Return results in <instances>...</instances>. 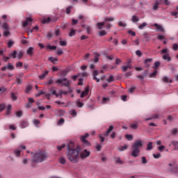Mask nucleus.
I'll list each match as a JSON object with an SVG mask.
<instances>
[{
	"mask_svg": "<svg viewBox=\"0 0 178 178\" xmlns=\"http://www.w3.org/2000/svg\"><path fill=\"white\" fill-rule=\"evenodd\" d=\"M42 24H48L49 23H51V17H49L47 18H44L42 20Z\"/></svg>",
	"mask_w": 178,
	"mask_h": 178,
	"instance_id": "f3484780",
	"label": "nucleus"
},
{
	"mask_svg": "<svg viewBox=\"0 0 178 178\" xmlns=\"http://www.w3.org/2000/svg\"><path fill=\"white\" fill-rule=\"evenodd\" d=\"M94 55H95V58H94V60H93V62L95 63H98L99 62V56H101V54H99V53H97V52H95L94 53Z\"/></svg>",
	"mask_w": 178,
	"mask_h": 178,
	"instance_id": "dca6fc26",
	"label": "nucleus"
},
{
	"mask_svg": "<svg viewBox=\"0 0 178 178\" xmlns=\"http://www.w3.org/2000/svg\"><path fill=\"white\" fill-rule=\"evenodd\" d=\"M127 33L129 34V35H132V37H136V32L131 30L128 31Z\"/></svg>",
	"mask_w": 178,
	"mask_h": 178,
	"instance_id": "c03bdc74",
	"label": "nucleus"
},
{
	"mask_svg": "<svg viewBox=\"0 0 178 178\" xmlns=\"http://www.w3.org/2000/svg\"><path fill=\"white\" fill-rule=\"evenodd\" d=\"M104 35H106V32L104 30L99 31V36L104 37Z\"/></svg>",
	"mask_w": 178,
	"mask_h": 178,
	"instance_id": "a19ab883",
	"label": "nucleus"
},
{
	"mask_svg": "<svg viewBox=\"0 0 178 178\" xmlns=\"http://www.w3.org/2000/svg\"><path fill=\"white\" fill-rule=\"evenodd\" d=\"M99 138H100V142L104 143L105 141V138L102 136V134H99Z\"/></svg>",
	"mask_w": 178,
	"mask_h": 178,
	"instance_id": "052dcab7",
	"label": "nucleus"
},
{
	"mask_svg": "<svg viewBox=\"0 0 178 178\" xmlns=\"http://www.w3.org/2000/svg\"><path fill=\"white\" fill-rule=\"evenodd\" d=\"M14 152L15 154L17 155V156H20L22 151H20L19 149H16Z\"/></svg>",
	"mask_w": 178,
	"mask_h": 178,
	"instance_id": "49530a36",
	"label": "nucleus"
},
{
	"mask_svg": "<svg viewBox=\"0 0 178 178\" xmlns=\"http://www.w3.org/2000/svg\"><path fill=\"white\" fill-rule=\"evenodd\" d=\"M112 81H115V77L113 75H110L109 78L107 79V82L112 83Z\"/></svg>",
	"mask_w": 178,
	"mask_h": 178,
	"instance_id": "58836bf2",
	"label": "nucleus"
},
{
	"mask_svg": "<svg viewBox=\"0 0 178 178\" xmlns=\"http://www.w3.org/2000/svg\"><path fill=\"white\" fill-rule=\"evenodd\" d=\"M163 60H167V62H170L172 58L170 57L169 54H165L162 56Z\"/></svg>",
	"mask_w": 178,
	"mask_h": 178,
	"instance_id": "6ab92c4d",
	"label": "nucleus"
},
{
	"mask_svg": "<svg viewBox=\"0 0 178 178\" xmlns=\"http://www.w3.org/2000/svg\"><path fill=\"white\" fill-rule=\"evenodd\" d=\"M171 144L175 147V151H178V141L177 140H172Z\"/></svg>",
	"mask_w": 178,
	"mask_h": 178,
	"instance_id": "4be33fe9",
	"label": "nucleus"
},
{
	"mask_svg": "<svg viewBox=\"0 0 178 178\" xmlns=\"http://www.w3.org/2000/svg\"><path fill=\"white\" fill-rule=\"evenodd\" d=\"M33 22V18L28 17L26 21L22 24L23 27H27L29 26V23H31Z\"/></svg>",
	"mask_w": 178,
	"mask_h": 178,
	"instance_id": "2eb2a0df",
	"label": "nucleus"
},
{
	"mask_svg": "<svg viewBox=\"0 0 178 178\" xmlns=\"http://www.w3.org/2000/svg\"><path fill=\"white\" fill-rule=\"evenodd\" d=\"M79 152H80V147H77L76 150H70L67 152V158L70 162L72 163H77L79 162Z\"/></svg>",
	"mask_w": 178,
	"mask_h": 178,
	"instance_id": "f03ea898",
	"label": "nucleus"
},
{
	"mask_svg": "<svg viewBox=\"0 0 178 178\" xmlns=\"http://www.w3.org/2000/svg\"><path fill=\"white\" fill-rule=\"evenodd\" d=\"M58 92H59V95H60V98H62V95H66L67 94V92L63 91L62 90H60L58 91Z\"/></svg>",
	"mask_w": 178,
	"mask_h": 178,
	"instance_id": "ea45409f",
	"label": "nucleus"
},
{
	"mask_svg": "<svg viewBox=\"0 0 178 178\" xmlns=\"http://www.w3.org/2000/svg\"><path fill=\"white\" fill-rule=\"evenodd\" d=\"M27 126H29V122H27V121H22L21 122L20 127L22 129H24V128L27 127Z\"/></svg>",
	"mask_w": 178,
	"mask_h": 178,
	"instance_id": "aec40b11",
	"label": "nucleus"
},
{
	"mask_svg": "<svg viewBox=\"0 0 178 178\" xmlns=\"http://www.w3.org/2000/svg\"><path fill=\"white\" fill-rule=\"evenodd\" d=\"M76 105L78 108H83V106H84V103L80 102V99H79L76 102Z\"/></svg>",
	"mask_w": 178,
	"mask_h": 178,
	"instance_id": "a878e982",
	"label": "nucleus"
},
{
	"mask_svg": "<svg viewBox=\"0 0 178 178\" xmlns=\"http://www.w3.org/2000/svg\"><path fill=\"white\" fill-rule=\"evenodd\" d=\"M168 170L174 173V175H178V164H176V162L172 161L168 163Z\"/></svg>",
	"mask_w": 178,
	"mask_h": 178,
	"instance_id": "39448f33",
	"label": "nucleus"
},
{
	"mask_svg": "<svg viewBox=\"0 0 178 178\" xmlns=\"http://www.w3.org/2000/svg\"><path fill=\"white\" fill-rule=\"evenodd\" d=\"M32 89H33V86L30 85L27 86L25 90L26 94H29V92H30V91H31Z\"/></svg>",
	"mask_w": 178,
	"mask_h": 178,
	"instance_id": "2f4dec72",
	"label": "nucleus"
},
{
	"mask_svg": "<svg viewBox=\"0 0 178 178\" xmlns=\"http://www.w3.org/2000/svg\"><path fill=\"white\" fill-rule=\"evenodd\" d=\"M141 162L143 165H147V163H148V161H147V158L145 156L141 157Z\"/></svg>",
	"mask_w": 178,
	"mask_h": 178,
	"instance_id": "f704fd0d",
	"label": "nucleus"
},
{
	"mask_svg": "<svg viewBox=\"0 0 178 178\" xmlns=\"http://www.w3.org/2000/svg\"><path fill=\"white\" fill-rule=\"evenodd\" d=\"M74 34H76V31H74V29H71L70 32V37H73V35H74Z\"/></svg>",
	"mask_w": 178,
	"mask_h": 178,
	"instance_id": "13d9d810",
	"label": "nucleus"
},
{
	"mask_svg": "<svg viewBox=\"0 0 178 178\" xmlns=\"http://www.w3.org/2000/svg\"><path fill=\"white\" fill-rule=\"evenodd\" d=\"M151 149H152V142H149L147 144V151H151Z\"/></svg>",
	"mask_w": 178,
	"mask_h": 178,
	"instance_id": "79ce46f5",
	"label": "nucleus"
},
{
	"mask_svg": "<svg viewBox=\"0 0 178 178\" xmlns=\"http://www.w3.org/2000/svg\"><path fill=\"white\" fill-rule=\"evenodd\" d=\"M115 20V18H113V17H106L104 18V22H113Z\"/></svg>",
	"mask_w": 178,
	"mask_h": 178,
	"instance_id": "4c0bfd02",
	"label": "nucleus"
},
{
	"mask_svg": "<svg viewBox=\"0 0 178 178\" xmlns=\"http://www.w3.org/2000/svg\"><path fill=\"white\" fill-rule=\"evenodd\" d=\"M46 158H48V156L44 152L31 153L32 163H41V162H44Z\"/></svg>",
	"mask_w": 178,
	"mask_h": 178,
	"instance_id": "f257e3e1",
	"label": "nucleus"
},
{
	"mask_svg": "<svg viewBox=\"0 0 178 178\" xmlns=\"http://www.w3.org/2000/svg\"><path fill=\"white\" fill-rule=\"evenodd\" d=\"M48 71L44 72L43 74L39 76V79L44 80V79H45V76H47V74H48Z\"/></svg>",
	"mask_w": 178,
	"mask_h": 178,
	"instance_id": "cd10ccee",
	"label": "nucleus"
},
{
	"mask_svg": "<svg viewBox=\"0 0 178 178\" xmlns=\"http://www.w3.org/2000/svg\"><path fill=\"white\" fill-rule=\"evenodd\" d=\"M153 156L155 158V159H159V158H161V154L157 153L156 154H153Z\"/></svg>",
	"mask_w": 178,
	"mask_h": 178,
	"instance_id": "338daca9",
	"label": "nucleus"
},
{
	"mask_svg": "<svg viewBox=\"0 0 178 178\" xmlns=\"http://www.w3.org/2000/svg\"><path fill=\"white\" fill-rule=\"evenodd\" d=\"M23 55H24V53L23 52V51H19L18 53L17 51V59H22L23 58Z\"/></svg>",
	"mask_w": 178,
	"mask_h": 178,
	"instance_id": "b1692460",
	"label": "nucleus"
},
{
	"mask_svg": "<svg viewBox=\"0 0 178 178\" xmlns=\"http://www.w3.org/2000/svg\"><path fill=\"white\" fill-rule=\"evenodd\" d=\"M21 42L23 44V45H27V44H29V41L26 40V38L22 39Z\"/></svg>",
	"mask_w": 178,
	"mask_h": 178,
	"instance_id": "de8ad7c7",
	"label": "nucleus"
},
{
	"mask_svg": "<svg viewBox=\"0 0 178 178\" xmlns=\"http://www.w3.org/2000/svg\"><path fill=\"white\" fill-rule=\"evenodd\" d=\"M55 35H56V37H58V35H60V30L56 29H55Z\"/></svg>",
	"mask_w": 178,
	"mask_h": 178,
	"instance_id": "bf43d9fd",
	"label": "nucleus"
},
{
	"mask_svg": "<svg viewBox=\"0 0 178 178\" xmlns=\"http://www.w3.org/2000/svg\"><path fill=\"white\" fill-rule=\"evenodd\" d=\"M46 49H49L50 51H55V49H56V46L48 45L46 47Z\"/></svg>",
	"mask_w": 178,
	"mask_h": 178,
	"instance_id": "72a5a7b5",
	"label": "nucleus"
},
{
	"mask_svg": "<svg viewBox=\"0 0 178 178\" xmlns=\"http://www.w3.org/2000/svg\"><path fill=\"white\" fill-rule=\"evenodd\" d=\"M77 149V147L74 145V143L73 142H70L67 144V152L70 151H75Z\"/></svg>",
	"mask_w": 178,
	"mask_h": 178,
	"instance_id": "1a4fd4ad",
	"label": "nucleus"
},
{
	"mask_svg": "<svg viewBox=\"0 0 178 178\" xmlns=\"http://www.w3.org/2000/svg\"><path fill=\"white\" fill-rule=\"evenodd\" d=\"M99 74V72H98V70H95L92 72L93 80H95L97 83H99V81H101V79L97 77V76H98Z\"/></svg>",
	"mask_w": 178,
	"mask_h": 178,
	"instance_id": "9d476101",
	"label": "nucleus"
},
{
	"mask_svg": "<svg viewBox=\"0 0 178 178\" xmlns=\"http://www.w3.org/2000/svg\"><path fill=\"white\" fill-rule=\"evenodd\" d=\"M11 99L13 101H17V95L14 92H11Z\"/></svg>",
	"mask_w": 178,
	"mask_h": 178,
	"instance_id": "c9c22d12",
	"label": "nucleus"
},
{
	"mask_svg": "<svg viewBox=\"0 0 178 178\" xmlns=\"http://www.w3.org/2000/svg\"><path fill=\"white\" fill-rule=\"evenodd\" d=\"M154 26L156 27L157 31H161V33H165V29L162 26L158 24H154Z\"/></svg>",
	"mask_w": 178,
	"mask_h": 178,
	"instance_id": "ddd939ff",
	"label": "nucleus"
},
{
	"mask_svg": "<svg viewBox=\"0 0 178 178\" xmlns=\"http://www.w3.org/2000/svg\"><path fill=\"white\" fill-rule=\"evenodd\" d=\"M56 84H58V86H60L63 87V86H65V87H67L68 88V92H72L73 90L70 88V81L68 80L67 78H63L61 79H57L56 81Z\"/></svg>",
	"mask_w": 178,
	"mask_h": 178,
	"instance_id": "20e7f679",
	"label": "nucleus"
},
{
	"mask_svg": "<svg viewBox=\"0 0 178 178\" xmlns=\"http://www.w3.org/2000/svg\"><path fill=\"white\" fill-rule=\"evenodd\" d=\"M3 29L4 30H9V25H8V24H6V23H4L3 24Z\"/></svg>",
	"mask_w": 178,
	"mask_h": 178,
	"instance_id": "e2e57ef3",
	"label": "nucleus"
},
{
	"mask_svg": "<svg viewBox=\"0 0 178 178\" xmlns=\"http://www.w3.org/2000/svg\"><path fill=\"white\" fill-rule=\"evenodd\" d=\"M26 55L29 56H33L34 55V47H31L26 50Z\"/></svg>",
	"mask_w": 178,
	"mask_h": 178,
	"instance_id": "9b49d317",
	"label": "nucleus"
},
{
	"mask_svg": "<svg viewBox=\"0 0 178 178\" xmlns=\"http://www.w3.org/2000/svg\"><path fill=\"white\" fill-rule=\"evenodd\" d=\"M51 17V23H55L56 22L58 21V17Z\"/></svg>",
	"mask_w": 178,
	"mask_h": 178,
	"instance_id": "864d4df0",
	"label": "nucleus"
},
{
	"mask_svg": "<svg viewBox=\"0 0 178 178\" xmlns=\"http://www.w3.org/2000/svg\"><path fill=\"white\" fill-rule=\"evenodd\" d=\"M161 66V63L159 61H156L154 63V67H153V69H155V67H159Z\"/></svg>",
	"mask_w": 178,
	"mask_h": 178,
	"instance_id": "6e6d98bb",
	"label": "nucleus"
},
{
	"mask_svg": "<svg viewBox=\"0 0 178 178\" xmlns=\"http://www.w3.org/2000/svg\"><path fill=\"white\" fill-rule=\"evenodd\" d=\"M91 152L87 149H84L81 154H80V157L81 159H86V158H88L90 156V154Z\"/></svg>",
	"mask_w": 178,
	"mask_h": 178,
	"instance_id": "0eeeda50",
	"label": "nucleus"
},
{
	"mask_svg": "<svg viewBox=\"0 0 178 178\" xmlns=\"http://www.w3.org/2000/svg\"><path fill=\"white\" fill-rule=\"evenodd\" d=\"M115 159L116 163H120V165H123L124 162L123 161H122V159H120V157H117Z\"/></svg>",
	"mask_w": 178,
	"mask_h": 178,
	"instance_id": "e433bc0d",
	"label": "nucleus"
},
{
	"mask_svg": "<svg viewBox=\"0 0 178 178\" xmlns=\"http://www.w3.org/2000/svg\"><path fill=\"white\" fill-rule=\"evenodd\" d=\"M5 108H6V106H5L4 104H0V112H2V111H4Z\"/></svg>",
	"mask_w": 178,
	"mask_h": 178,
	"instance_id": "680f3d73",
	"label": "nucleus"
},
{
	"mask_svg": "<svg viewBox=\"0 0 178 178\" xmlns=\"http://www.w3.org/2000/svg\"><path fill=\"white\" fill-rule=\"evenodd\" d=\"M90 137V134H86L85 135L82 136L81 137V141L83 143V145L86 147H90V143L88 140H86V138H88Z\"/></svg>",
	"mask_w": 178,
	"mask_h": 178,
	"instance_id": "423d86ee",
	"label": "nucleus"
},
{
	"mask_svg": "<svg viewBox=\"0 0 178 178\" xmlns=\"http://www.w3.org/2000/svg\"><path fill=\"white\" fill-rule=\"evenodd\" d=\"M130 127L131 129H134V130H136V129L138 127V125H137V124H131Z\"/></svg>",
	"mask_w": 178,
	"mask_h": 178,
	"instance_id": "603ef678",
	"label": "nucleus"
},
{
	"mask_svg": "<svg viewBox=\"0 0 178 178\" xmlns=\"http://www.w3.org/2000/svg\"><path fill=\"white\" fill-rule=\"evenodd\" d=\"M140 22V18L137 17L136 15H133L131 17V22L132 23H138Z\"/></svg>",
	"mask_w": 178,
	"mask_h": 178,
	"instance_id": "a211bd4d",
	"label": "nucleus"
},
{
	"mask_svg": "<svg viewBox=\"0 0 178 178\" xmlns=\"http://www.w3.org/2000/svg\"><path fill=\"white\" fill-rule=\"evenodd\" d=\"M15 70V66L12 65V63H8L7 65L2 67L1 70L3 72H5L6 70Z\"/></svg>",
	"mask_w": 178,
	"mask_h": 178,
	"instance_id": "6e6552de",
	"label": "nucleus"
},
{
	"mask_svg": "<svg viewBox=\"0 0 178 178\" xmlns=\"http://www.w3.org/2000/svg\"><path fill=\"white\" fill-rule=\"evenodd\" d=\"M8 89L5 87L0 88V92L3 93L5 92Z\"/></svg>",
	"mask_w": 178,
	"mask_h": 178,
	"instance_id": "774afa93",
	"label": "nucleus"
},
{
	"mask_svg": "<svg viewBox=\"0 0 178 178\" xmlns=\"http://www.w3.org/2000/svg\"><path fill=\"white\" fill-rule=\"evenodd\" d=\"M143 145V140H136L132 145V151L131 155H132L135 158H137V156L140 155V148H141Z\"/></svg>",
	"mask_w": 178,
	"mask_h": 178,
	"instance_id": "7ed1b4c3",
	"label": "nucleus"
},
{
	"mask_svg": "<svg viewBox=\"0 0 178 178\" xmlns=\"http://www.w3.org/2000/svg\"><path fill=\"white\" fill-rule=\"evenodd\" d=\"M125 138H127V140H128L129 141H131V140H133V136L125 135Z\"/></svg>",
	"mask_w": 178,
	"mask_h": 178,
	"instance_id": "3c124183",
	"label": "nucleus"
},
{
	"mask_svg": "<svg viewBox=\"0 0 178 178\" xmlns=\"http://www.w3.org/2000/svg\"><path fill=\"white\" fill-rule=\"evenodd\" d=\"M114 127L113 125H111L108 129L106 130V131L105 132V134H104V137H108V136H109V134H111V131H112V130H113Z\"/></svg>",
	"mask_w": 178,
	"mask_h": 178,
	"instance_id": "4468645a",
	"label": "nucleus"
},
{
	"mask_svg": "<svg viewBox=\"0 0 178 178\" xmlns=\"http://www.w3.org/2000/svg\"><path fill=\"white\" fill-rule=\"evenodd\" d=\"M65 147H66V145L63 144L61 146H58L57 149L58 151H62V149H63V148H65Z\"/></svg>",
	"mask_w": 178,
	"mask_h": 178,
	"instance_id": "4d7b16f0",
	"label": "nucleus"
},
{
	"mask_svg": "<svg viewBox=\"0 0 178 178\" xmlns=\"http://www.w3.org/2000/svg\"><path fill=\"white\" fill-rule=\"evenodd\" d=\"M162 80L164 83H173V80L170 79L168 76L163 77Z\"/></svg>",
	"mask_w": 178,
	"mask_h": 178,
	"instance_id": "412c9836",
	"label": "nucleus"
},
{
	"mask_svg": "<svg viewBox=\"0 0 178 178\" xmlns=\"http://www.w3.org/2000/svg\"><path fill=\"white\" fill-rule=\"evenodd\" d=\"M97 151H101V148H102V145L98 143L96 145V147H95Z\"/></svg>",
	"mask_w": 178,
	"mask_h": 178,
	"instance_id": "8fccbe9b",
	"label": "nucleus"
},
{
	"mask_svg": "<svg viewBox=\"0 0 178 178\" xmlns=\"http://www.w3.org/2000/svg\"><path fill=\"white\" fill-rule=\"evenodd\" d=\"M134 90H136V86H133L129 89V92H134Z\"/></svg>",
	"mask_w": 178,
	"mask_h": 178,
	"instance_id": "69168bd1",
	"label": "nucleus"
},
{
	"mask_svg": "<svg viewBox=\"0 0 178 178\" xmlns=\"http://www.w3.org/2000/svg\"><path fill=\"white\" fill-rule=\"evenodd\" d=\"M58 161L62 165H65L66 163V159H65V157H60Z\"/></svg>",
	"mask_w": 178,
	"mask_h": 178,
	"instance_id": "7c9ffc66",
	"label": "nucleus"
},
{
	"mask_svg": "<svg viewBox=\"0 0 178 178\" xmlns=\"http://www.w3.org/2000/svg\"><path fill=\"white\" fill-rule=\"evenodd\" d=\"M151 62H152V58H147L144 60V63L147 67H149V63H151Z\"/></svg>",
	"mask_w": 178,
	"mask_h": 178,
	"instance_id": "5701e85b",
	"label": "nucleus"
},
{
	"mask_svg": "<svg viewBox=\"0 0 178 178\" xmlns=\"http://www.w3.org/2000/svg\"><path fill=\"white\" fill-rule=\"evenodd\" d=\"M111 138L113 140H115V138H116V132L113 131L112 134H111Z\"/></svg>",
	"mask_w": 178,
	"mask_h": 178,
	"instance_id": "0e129e2a",
	"label": "nucleus"
},
{
	"mask_svg": "<svg viewBox=\"0 0 178 178\" xmlns=\"http://www.w3.org/2000/svg\"><path fill=\"white\" fill-rule=\"evenodd\" d=\"M177 132H178V130H177V129H176V128H174V129L172 130V131H171L172 136H176V134H177Z\"/></svg>",
	"mask_w": 178,
	"mask_h": 178,
	"instance_id": "5fc2aeb1",
	"label": "nucleus"
},
{
	"mask_svg": "<svg viewBox=\"0 0 178 178\" xmlns=\"http://www.w3.org/2000/svg\"><path fill=\"white\" fill-rule=\"evenodd\" d=\"M67 73H69V71L67 70H64L61 71V76L65 77V76H67Z\"/></svg>",
	"mask_w": 178,
	"mask_h": 178,
	"instance_id": "37998d69",
	"label": "nucleus"
},
{
	"mask_svg": "<svg viewBox=\"0 0 178 178\" xmlns=\"http://www.w3.org/2000/svg\"><path fill=\"white\" fill-rule=\"evenodd\" d=\"M147 26H148V24H147L146 22H143V24L139 25L138 27L139 30H143V29H144V27H147Z\"/></svg>",
	"mask_w": 178,
	"mask_h": 178,
	"instance_id": "473e14b6",
	"label": "nucleus"
},
{
	"mask_svg": "<svg viewBox=\"0 0 178 178\" xmlns=\"http://www.w3.org/2000/svg\"><path fill=\"white\" fill-rule=\"evenodd\" d=\"M162 0H156V2L153 5V10H157L159 5H161Z\"/></svg>",
	"mask_w": 178,
	"mask_h": 178,
	"instance_id": "f8f14e48",
	"label": "nucleus"
},
{
	"mask_svg": "<svg viewBox=\"0 0 178 178\" xmlns=\"http://www.w3.org/2000/svg\"><path fill=\"white\" fill-rule=\"evenodd\" d=\"M17 118H22V116L23 115V112H22L21 111H17L15 113Z\"/></svg>",
	"mask_w": 178,
	"mask_h": 178,
	"instance_id": "a18cd8bd",
	"label": "nucleus"
},
{
	"mask_svg": "<svg viewBox=\"0 0 178 178\" xmlns=\"http://www.w3.org/2000/svg\"><path fill=\"white\" fill-rule=\"evenodd\" d=\"M17 55V51L15 50L13 51L10 55V58H13V59H16Z\"/></svg>",
	"mask_w": 178,
	"mask_h": 178,
	"instance_id": "393cba45",
	"label": "nucleus"
},
{
	"mask_svg": "<svg viewBox=\"0 0 178 178\" xmlns=\"http://www.w3.org/2000/svg\"><path fill=\"white\" fill-rule=\"evenodd\" d=\"M121 69H122V72H127V70L132 69V67L129 66V65H124V66L121 67Z\"/></svg>",
	"mask_w": 178,
	"mask_h": 178,
	"instance_id": "bb28decb",
	"label": "nucleus"
},
{
	"mask_svg": "<svg viewBox=\"0 0 178 178\" xmlns=\"http://www.w3.org/2000/svg\"><path fill=\"white\" fill-rule=\"evenodd\" d=\"M49 60H50V62H51V63H54V65H56V62H58V58H54V57H49Z\"/></svg>",
	"mask_w": 178,
	"mask_h": 178,
	"instance_id": "c756f323",
	"label": "nucleus"
},
{
	"mask_svg": "<svg viewBox=\"0 0 178 178\" xmlns=\"http://www.w3.org/2000/svg\"><path fill=\"white\" fill-rule=\"evenodd\" d=\"M127 145H124V146H122V147H120V148H118V151H124V150H126V149L127 148Z\"/></svg>",
	"mask_w": 178,
	"mask_h": 178,
	"instance_id": "09e8293b",
	"label": "nucleus"
},
{
	"mask_svg": "<svg viewBox=\"0 0 178 178\" xmlns=\"http://www.w3.org/2000/svg\"><path fill=\"white\" fill-rule=\"evenodd\" d=\"M105 26V22H98L97 24V26L99 29V30H102V27Z\"/></svg>",
	"mask_w": 178,
	"mask_h": 178,
	"instance_id": "c85d7f7f",
	"label": "nucleus"
}]
</instances>
